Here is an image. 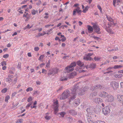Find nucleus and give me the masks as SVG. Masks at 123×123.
Wrapping results in <instances>:
<instances>
[{
	"label": "nucleus",
	"instance_id": "obj_2",
	"mask_svg": "<svg viewBox=\"0 0 123 123\" xmlns=\"http://www.w3.org/2000/svg\"><path fill=\"white\" fill-rule=\"evenodd\" d=\"M76 65V64L75 62H74L71 63L69 66L66 68L65 69L66 71L69 73L73 71L74 70V67Z\"/></svg>",
	"mask_w": 123,
	"mask_h": 123
},
{
	"label": "nucleus",
	"instance_id": "obj_52",
	"mask_svg": "<svg viewBox=\"0 0 123 123\" xmlns=\"http://www.w3.org/2000/svg\"><path fill=\"white\" fill-rule=\"evenodd\" d=\"M9 56V55L8 54H6L5 55H3V57L4 58H7Z\"/></svg>",
	"mask_w": 123,
	"mask_h": 123
},
{
	"label": "nucleus",
	"instance_id": "obj_14",
	"mask_svg": "<svg viewBox=\"0 0 123 123\" xmlns=\"http://www.w3.org/2000/svg\"><path fill=\"white\" fill-rule=\"evenodd\" d=\"M76 75V73L75 72H73L69 74L68 77L70 79L73 78Z\"/></svg>",
	"mask_w": 123,
	"mask_h": 123
},
{
	"label": "nucleus",
	"instance_id": "obj_45",
	"mask_svg": "<svg viewBox=\"0 0 123 123\" xmlns=\"http://www.w3.org/2000/svg\"><path fill=\"white\" fill-rule=\"evenodd\" d=\"M17 68L18 69H20V68H21V63L20 62H19L18 63Z\"/></svg>",
	"mask_w": 123,
	"mask_h": 123
},
{
	"label": "nucleus",
	"instance_id": "obj_55",
	"mask_svg": "<svg viewBox=\"0 0 123 123\" xmlns=\"http://www.w3.org/2000/svg\"><path fill=\"white\" fill-rule=\"evenodd\" d=\"M32 27V26H30L29 24H28L26 27V28L27 29H30Z\"/></svg>",
	"mask_w": 123,
	"mask_h": 123
},
{
	"label": "nucleus",
	"instance_id": "obj_29",
	"mask_svg": "<svg viewBox=\"0 0 123 123\" xmlns=\"http://www.w3.org/2000/svg\"><path fill=\"white\" fill-rule=\"evenodd\" d=\"M106 18L110 22H112L113 21V19L110 17L107 16Z\"/></svg>",
	"mask_w": 123,
	"mask_h": 123
},
{
	"label": "nucleus",
	"instance_id": "obj_59",
	"mask_svg": "<svg viewBox=\"0 0 123 123\" xmlns=\"http://www.w3.org/2000/svg\"><path fill=\"white\" fill-rule=\"evenodd\" d=\"M117 77L119 78H120L123 76V75L122 74H119L118 75L117 74Z\"/></svg>",
	"mask_w": 123,
	"mask_h": 123
},
{
	"label": "nucleus",
	"instance_id": "obj_56",
	"mask_svg": "<svg viewBox=\"0 0 123 123\" xmlns=\"http://www.w3.org/2000/svg\"><path fill=\"white\" fill-rule=\"evenodd\" d=\"M47 72V70L45 69H43L42 70V73H45V74L46 73V72Z\"/></svg>",
	"mask_w": 123,
	"mask_h": 123
},
{
	"label": "nucleus",
	"instance_id": "obj_5",
	"mask_svg": "<svg viewBox=\"0 0 123 123\" xmlns=\"http://www.w3.org/2000/svg\"><path fill=\"white\" fill-rule=\"evenodd\" d=\"M93 54V53H89L86 54V55L84 56L83 57V59L86 61L88 60L91 61L93 60V59L91 57H90Z\"/></svg>",
	"mask_w": 123,
	"mask_h": 123
},
{
	"label": "nucleus",
	"instance_id": "obj_42",
	"mask_svg": "<svg viewBox=\"0 0 123 123\" xmlns=\"http://www.w3.org/2000/svg\"><path fill=\"white\" fill-rule=\"evenodd\" d=\"M97 7L98 9H99L101 12H102V10L101 6L99 5H98L97 6Z\"/></svg>",
	"mask_w": 123,
	"mask_h": 123
},
{
	"label": "nucleus",
	"instance_id": "obj_63",
	"mask_svg": "<svg viewBox=\"0 0 123 123\" xmlns=\"http://www.w3.org/2000/svg\"><path fill=\"white\" fill-rule=\"evenodd\" d=\"M68 31H69L70 33H72L73 31L71 29H68Z\"/></svg>",
	"mask_w": 123,
	"mask_h": 123
},
{
	"label": "nucleus",
	"instance_id": "obj_54",
	"mask_svg": "<svg viewBox=\"0 0 123 123\" xmlns=\"http://www.w3.org/2000/svg\"><path fill=\"white\" fill-rule=\"evenodd\" d=\"M61 41L62 42H64L66 40V38L64 37L61 39Z\"/></svg>",
	"mask_w": 123,
	"mask_h": 123
},
{
	"label": "nucleus",
	"instance_id": "obj_26",
	"mask_svg": "<svg viewBox=\"0 0 123 123\" xmlns=\"http://www.w3.org/2000/svg\"><path fill=\"white\" fill-rule=\"evenodd\" d=\"M48 114H49V113H46V116L45 117V119L47 120H49L50 119V117L48 115Z\"/></svg>",
	"mask_w": 123,
	"mask_h": 123
},
{
	"label": "nucleus",
	"instance_id": "obj_44",
	"mask_svg": "<svg viewBox=\"0 0 123 123\" xmlns=\"http://www.w3.org/2000/svg\"><path fill=\"white\" fill-rule=\"evenodd\" d=\"M80 42H82V43H85L86 42V41L83 38H81L80 40Z\"/></svg>",
	"mask_w": 123,
	"mask_h": 123
},
{
	"label": "nucleus",
	"instance_id": "obj_62",
	"mask_svg": "<svg viewBox=\"0 0 123 123\" xmlns=\"http://www.w3.org/2000/svg\"><path fill=\"white\" fill-rule=\"evenodd\" d=\"M9 73L10 74H14V72L13 71H12L11 70H9Z\"/></svg>",
	"mask_w": 123,
	"mask_h": 123
},
{
	"label": "nucleus",
	"instance_id": "obj_31",
	"mask_svg": "<svg viewBox=\"0 0 123 123\" xmlns=\"http://www.w3.org/2000/svg\"><path fill=\"white\" fill-rule=\"evenodd\" d=\"M97 95V93L96 92H94L93 93H91L90 95L91 97H93L95 96H96Z\"/></svg>",
	"mask_w": 123,
	"mask_h": 123
},
{
	"label": "nucleus",
	"instance_id": "obj_18",
	"mask_svg": "<svg viewBox=\"0 0 123 123\" xmlns=\"http://www.w3.org/2000/svg\"><path fill=\"white\" fill-rule=\"evenodd\" d=\"M91 114H87L85 117V119L92 118V116Z\"/></svg>",
	"mask_w": 123,
	"mask_h": 123
},
{
	"label": "nucleus",
	"instance_id": "obj_61",
	"mask_svg": "<svg viewBox=\"0 0 123 123\" xmlns=\"http://www.w3.org/2000/svg\"><path fill=\"white\" fill-rule=\"evenodd\" d=\"M98 102H102L103 101V100L102 99H101L100 98H98Z\"/></svg>",
	"mask_w": 123,
	"mask_h": 123
},
{
	"label": "nucleus",
	"instance_id": "obj_8",
	"mask_svg": "<svg viewBox=\"0 0 123 123\" xmlns=\"http://www.w3.org/2000/svg\"><path fill=\"white\" fill-rule=\"evenodd\" d=\"M93 27L95 32L98 34L100 33L101 32L100 31V29L98 26L95 24H94L93 25Z\"/></svg>",
	"mask_w": 123,
	"mask_h": 123
},
{
	"label": "nucleus",
	"instance_id": "obj_27",
	"mask_svg": "<svg viewBox=\"0 0 123 123\" xmlns=\"http://www.w3.org/2000/svg\"><path fill=\"white\" fill-rule=\"evenodd\" d=\"M96 66V64L92 63L90 64V67L92 68H94Z\"/></svg>",
	"mask_w": 123,
	"mask_h": 123
},
{
	"label": "nucleus",
	"instance_id": "obj_16",
	"mask_svg": "<svg viewBox=\"0 0 123 123\" xmlns=\"http://www.w3.org/2000/svg\"><path fill=\"white\" fill-rule=\"evenodd\" d=\"M58 68H53L51 70V72H52L54 75L55 74L57 73L58 71Z\"/></svg>",
	"mask_w": 123,
	"mask_h": 123
},
{
	"label": "nucleus",
	"instance_id": "obj_22",
	"mask_svg": "<svg viewBox=\"0 0 123 123\" xmlns=\"http://www.w3.org/2000/svg\"><path fill=\"white\" fill-rule=\"evenodd\" d=\"M75 103L76 105H78L80 103V100L79 98L75 99Z\"/></svg>",
	"mask_w": 123,
	"mask_h": 123
},
{
	"label": "nucleus",
	"instance_id": "obj_58",
	"mask_svg": "<svg viewBox=\"0 0 123 123\" xmlns=\"http://www.w3.org/2000/svg\"><path fill=\"white\" fill-rule=\"evenodd\" d=\"M63 89V87L62 86H61L58 89L57 91V92H58L62 90Z\"/></svg>",
	"mask_w": 123,
	"mask_h": 123
},
{
	"label": "nucleus",
	"instance_id": "obj_64",
	"mask_svg": "<svg viewBox=\"0 0 123 123\" xmlns=\"http://www.w3.org/2000/svg\"><path fill=\"white\" fill-rule=\"evenodd\" d=\"M121 87L123 88V82H122L120 83Z\"/></svg>",
	"mask_w": 123,
	"mask_h": 123
},
{
	"label": "nucleus",
	"instance_id": "obj_41",
	"mask_svg": "<svg viewBox=\"0 0 123 123\" xmlns=\"http://www.w3.org/2000/svg\"><path fill=\"white\" fill-rule=\"evenodd\" d=\"M97 89L96 87V86H93L90 89L92 90H94L96 89Z\"/></svg>",
	"mask_w": 123,
	"mask_h": 123
},
{
	"label": "nucleus",
	"instance_id": "obj_49",
	"mask_svg": "<svg viewBox=\"0 0 123 123\" xmlns=\"http://www.w3.org/2000/svg\"><path fill=\"white\" fill-rule=\"evenodd\" d=\"M87 6L86 7L85 9H84L83 10V12L84 13H85L86 12V11L88 10V9L87 8Z\"/></svg>",
	"mask_w": 123,
	"mask_h": 123
},
{
	"label": "nucleus",
	"instance_id": "obj_6",
	"mask_svg": "<svg viewBox=\"0 0 123 123\" xmlns=\"http://www.w3.org/2000/svg\"><path fill=\"white\" fill-rule=\"evenodd\" d=\"M110 85L114 90H117L119 87L118 84L115 81H113L111 82Z\"/></svg>",
	"mask_w": 123,
	"mask_h": 123
},
{
	"label": "nucleus",
	"instance_id": "obj_43",
	"mask_svg": "<svg viewBox=\"0 0 123 123\" xmlns=\"http://www.w3.org/2000/svg\"><path fill=\"white\" fill-rule=\"evenodd\" d=\"M50 60H49L47 63L46 65V67H48L50 65Z\"/></svg>",
	"mask_w": 123,
	"mask_h": 123
},
{
	"label": "nucleus",
	"instance_id": "obj_11",
	"mask_svg": "<svg viewBox=\"0 0 123 123\" xmlns=\"http://www.w3.org/2000/svg\"><path fill=\"white\" fill-rule=\"evenodd\" d=\"M108 94L106 92L102 91L99 93V96L104 98H106Z\"/></svg>",
	"mask_w": 123,
	"mask_h": 123
},
{
	"label": "nucleus",
	"instance_id": "obj_57",
	"mask_svg": "<svg viewBox=\"0 0 123 123\" xmlns=\"http://www.w3.org/2000/svg\"><path fill=\"white\" fill-rule=\"evenodd\" d=\"M97 123H105L104 121H98L96 122Z\"/></svg>",
	"mask_w": 123,
	"mask_h": 123
},
{
	"label": "nucleus",
	"instance_id": "obj_13",
	"mask_svg": "<svg viewBox=\"0 0 123 123\" xmlns=\"http://www.w3.org/2000/svg\"><path fill=\"white\" fill-rule=\"evenodd\" d=\"M69 113L73 116H75L77 115V112L74 110H71L69 111Z\"/></svg>",
	"mask_w": 123,
	"mask_h": 123
},
{
	"label": "nucleus",
	"instance_id": "obj_46",
	"mask_svg": "<svg viewBox=\"0 0 123 123\" xmlns=\"http://www.w3.org/2000/svg\"><path fill=\"white\" fill-rule=\"evenodd\" d=\"M9 69L11 70H13L14 71L15 70V68L14 67H9L8 68Z\"/></svg>",
	"mask_w": 123,
	"mask_h": 123
},
{
	"label": "nucleus",
	"instance_id": "obj_39",
	"mask_svg": "<svg viewBox=\"0 0 123 123\" xmlns=\"http://www.w3.org/2000/svg\"><path fill=\"white\" fill-rule=\"evenodd\" d=\"M32 100V97L31 96H30L28 98L27 101L28 102H30Z\"/></svg>",
	"mask_w": 123,
	"mask_h": 123
},
{
	"label": "nucleus",
	"instance_id": "obj_24",
	"mask_svg": "<svg viewBox=\"0 0 123 123\" xmlns=\"http://www.w3.org/2000/svg\"><path fill=\"white\" fill-rule=\"evenodd\" d=\"M85 120L87 121V123H94L92 121V118H90V119H88Z\"/></svg>",
	"mask_w": 123,
	"mask_h": 123
},
{
	"label": "nucleus",
	"instance_id": "obj_7",
	"mask_svg": "<svg viewBox=\"0 0 123 123\" xmlns=\"http://www.w3.org/2000/svg\"><path fill=\"white\" fill-rule=\"evenodd\" d=\"M114 100V96L110 94H108L106 99V101L108 102H112Z\"/></svg>",
	"mask_w": 123,
	"mask_h": 123
},
{
	"label": "nucleus",
	"instance_id": "obj_23",
	"mask_svg": "<svg viewBox=\"0 0 123 123\" xmlns=\"http://www.w3.org/2000/svg\"><path fill=\"white\" fill-rule=\"evenodd\" d=\"M123 67V66H122L117 65H115L113 68L114 69H118L122 68Z\"/></svg>",
	"mask_w": 123,
	"mask_h": 123
},
{
	"label": "nucleus",
	"instance_id": "obj_1",
	"mask_svg": "<svg viewBox=\"0 0 123 123\" xmlns=\"http://www.w3.org/2000/svg\"><path fill=\"white\" fill-rule=\"evenodd\" d=\"M80 83L76 84L71 89L72 91L71 94L70 96L69 102H70L71 100H73L75 98L76 93H78L79 95H82L85 94V92L87 90V88L86 87H84L83 89L79 90V88Z\"/></svg>",
	"mask_w": 123,
	"mask_h": 123
},
{
	"label": "nucleus",
	"instance_id": "obj_50",
	"mask_svg": "<svg viewBox=\"0 0 123 123\" xmlns=\"http://www.w3.org/2000/svg\"><path fill=\"white\" fill-rule=\"evenodd\" d=\"M49 73L48 74V75L49 76L51 75H53V74L52 72H51V70H49Z\"/></svg>",
	"mask_w": 123,
	"mask_h": 123
},
{
	"label": "nucleus",
	"instance_id": "obj_20",
	"mask_svg": "<svg viewBox=\"0 0 123 123\" xmlns=\"http://www.w3.org/2000/svg\"><path fill=\"white\" fill-rule=\"evenodd\" d=\"M68 78L66 76L62 77L60 79V80L61 81H66L68 80Z\"/></svg>",
	"mask_w": 123,
	"mask_h": 123
},
{
	"label": "nucleus",
	"instance_id": "obj_4",
	"mask_svg": "<svg viewBox=\"0 0 123 123\" xmlns=\"http://www.w3.org/2000/svg\"><path fill=\"white\" fill-rule=\"evenodd\" d=\"M110 106H108L103 108L102 112L105 115H107L110 112Z\"/></svg>",
	"mask_w": 123,
	"mask_h": 123
},
{
	"label": "nucleus",
	"instance_id": "obj_33",
	"mask_svg": "<svg viewBox=\"0 0 123 123\" xmlns=\"http://www.w3.org/2000/svg\"><path fill=\"white\" fill-rule=\"evenodd\" d=\"M33 90V88L31 87L28 88L26 90V91L28 92L29 91H31Z\"/></svg>",
	"mask_w": 123,
	"mask_h": 123
},
{
	"label": "nucleus",
	"instance_id": "obj_10",
	"mask_svg": "<svg viewBox=\"0 0 123 123\" xmlns=\"http://www.w3.org/2000/svg\"><path fill=\"white\" fill-rule=\"evenodd\" d=\"M117 99L119 102L123 104V95H117Z\"/></svg>",
	"mask_w": 123,
	"mask_h": 123
},
{
	"label": "nucleus",
	"instance_id": "obj_28",
	"mask_svg": "<svg viewBox=\"0 0 123 123\" xmlns=\"http://www.w3.org/2000/svg\"><path fill=\"white\" fill-rule=\"evenodd\" d=\"M10 97L9 95L6 96L5 98V101L7 102H8V100L10 99Z\"/></svg>",
	"mask_w": 123,
	"mask_h": 123
},
{
	"label": "nucleus",
	"instance_id": "obj_21",
	"mask_svg": "<svg viewBox=\"0 0 123 123\" xmlns=\"http://www.w3.org/2000/svg\"><path fill=\"white\" fill-rule=\"evenodd\" d=\"M75 70L77 71H78L79 72V73H83L86 71V70H81L80 69V68H76Z\"/></svg>",
	"mask_w": 123,
	"mask_h": 123
},
{
	"label": "nucleus",
	"instance_id": "obj_37",
	"mask_svg": "<svg viewBox=\"0 0 123 123\" xmlns=\"http://www.w3.org/2000/svg\"><path fill=\"white\" fill-rule=\"evenodd\" d=\"M1 64L2 66H3L4 65H6V62L5 61H3L1 63Z\"/></svg>",
	"mask_w": 123,
	"mask_h": 123
},
{
	"label": "nucleus",
	"instance_id": "obj_47",
	"mask_svg": "<svg viewBox=\"0 0 123 123\" xmlns=\"http://www.w3.org/2000/svg\"><path fill=\"white\" fill-rule=\"evenodd\" d=\"M7 90L6 88H5L1 90V92L3 93H5L6 92Z\"/></svg>",
	"mask_w": 123,
	"mask_h": 123
},
{
	"label": "nucleus",
	"instance_id": "obj_3",
	"mask_svg": "<svg viewBox=\"0 0 123 123\" xmlns=\"http://www.w3.org/2000/svg\"><path fill=\"white\" fill-rule=\"evenodd\" d=\"M70 94L69 91L68 90H67L65 91L63 94L60 97V99H64L68 97Z\"/></svg>",
	"mask_w": 123,
	"mask_h": 123
},
{
	"label": "nucleus",
	"instance_id": "obj_30",
	"mask_svg": "<svg viewBox=\"0 0 123 123\" xmlns=\"http://www.w3.org/2000/svg\"><path fill=\"white\" fill-rule=\"evenodd\" d=\"M67 119L70 122H72L73 121V119L72 117H67Z\"/></svg>",
	"mask_w": 123,
	"mask_h": 123
},
{
	"label": "nucleus",
	"instance_id": "obj_19",
	"mask_svg": "<svg viewBox=\"0 0 123 123\" xmlns=\"http://www.w3.org/2000/svg\"><path fill=\"white\" fill-rule=\"evenodd\" d=\"M105 29L106 31L112 34L114 33L111 30L108 28V27H107L106 26Z\"/></svg>",
	"mask_w": 123,
	"mask_h": 123
},
{
	"label": "nucleus",
	"instance_id": "obj_48",
	"mask_svg": "<svg viewBox=\"0 0 123 123\" xmlns=\"http://www.w3.org/2000/svg\"><path fill=\"white\" fill-rule=\"evenodd\" d=\"M61 116L62 117H64V115L65 114V112H61L60 114Z\"/></svg>",
	"mask_w": 123,
	"mask_h": 123
},
{
	"label": "nucleus",
	"instance_id": "obj_32",
	"mask_svg": "<svg viewBox=\"0 0 123 123\" xmlns=\"http://www.w3.org/2000/svg\"><path fill=\"white\" fill-rule=\"evenodd\" d=\"M98 98H95L93 99V101H94L96 103H98Z\"/></svg>",
	"mask_w": 123,
	"mask_h": 123
},
{
	"label": "nucleus",
	"instance_id": "obj_40",
	"mask_svg": "<svg viewBox=\"0 0 123 123\" xmlns=\"http://www.w3.org/2000/svg\"><path fill=\"white\" fill-rule=\"evenodd\" d=\"M100 59V57H94V59L95 61H98Z\"/></svg>",
	"mask_w": 123,
	"mask_h": 123
},
{
	"label": "nucleus",
	"instance_id": "obj_15",
	"mask_svg": "<svg viewBox=\"0 0 123 123\" xmlns=\"http://www.w3.org/2000/svg\"><path fill=\"white\" fill-rule=\"evenodd\" d=\"M87 27L89 33H91L93 31V28L91 26L89 25H87Z\"/></svg>",
	"mask_w": 123,
	"mask_h": 123
},
{
	"label": "nucleus",
	"instance_id": "obj_38",
	"mask_svg": "<svg viewBox=\"0 0 123 123\" xmlns=\"http://www.w3.org/2000/svg\"><path fill=\"white\" fill-rule=\"evenodd\" d=\"M44 57V55H41L39 57V60L41 61L43 59Z\"/></svg>",
	"mask_w": 123,
	"mask_h": 123
},
{
	"label": "nucleus",
	"instance_id": "obj_51",
	"mask_svg": "<svg viewBox=\"0 0 123 123\" xmlns=\"http://www.w3.org/2000/svg\"><path fill=\"white\" fill-rule=\"evenodd\" d=\"M46 33H45L44 34H42V33H39L38 34V36H36V37H39L40 36H43L45 34H46Z\"/></svg>",
	"mask_w": 123,
	"mask_h": 123
},
{
	"label": "nucleus",
	"instance_id": "obj_17",
	"mask_svg": "<svg viewBox=\"0 0 123 123\" xmlns=\"http://www.w3.org/2000/svg\"><path fill=\"white\" fill-rule=\"evenodd\" d=\"M77 64L80 67L83 66L84 65V64L83 62H81L80 61H78L77 62Z\"/></svg>",
	"mask_w": 123,
	"mask_h": 123
},
{
	"label": "nucleus",
	"instance_id": "obj_53",
	"mask_svg": "<svg viewBox=\"0 0 123 123\" xmlns=\"http://www.w3.org/2000/svg\"><path fill=\"white\" fill-rule=\"evenodd\" d=\"M39 48L38 47H36L34 48V50L36 51H37L39 50Z\"/></svg>",
	"mask_w": 123,
	"mask_h": 123
},
{
	"label": "nucleus",
	"instance_id": "obj_12",
	"mask_svg": "<svg viewBox=\"0 0 123 123\" xmlns=\"http://www.w3.org/2000/svg\"><path fill=\"white\" fill-rule=\"evenodd\" d=\"M86 111L88 113L87 114H91L93 112V109L92 108H87L86 110Z\"/></svg>",
	"mask_w": 123,
	"mask_h": 123
},
{
	"label": "nucleus",
	"instance_id": "obj_9",
	"mask_svg": "<svg viewBox=\"0 0 123 123\" xmlns=\"http://www.w3.org/2000/svg\"><path fill=\"white\" fill-rule=\"evenodd\" d=\"M58 101H56L54 102V113L55 114H56L58 110Z\"/></svg>",
	"mask_w": 123,
	"mask_h": 123
},
{
	"label": "nucleus",
	"instance_id": "obj_60",
	"mask_svg": "<svg viewBox=\"0 0 123 123\" xmlns=\"http://www.w3.org/2000/svg\"><path fill=\"white\" fill-rule=\"evenodd\" d=\"M29 0H25L23 1H22L21 3V4H24L27 1H29Z\"/></svg>",
	"mask_w": 123,
	"mask_h": 123
},
{
	"label": "nucleus",
	"instance_id": "obj_35",
	"mask_svg": "<svg viewBox=\"0 0 123 123\" xmlns=\"http://www.w3.org/2000/svg\"><path fill=\"white\" fill-rule=\"evenodd\" d=\"M37 12V11H36L34 9H33L32 10V14L33 15H35Z\"/></svg>",
	"mask_w": 123,
	"mask_h": 123
},
{
	"label": "nucleus",
	"instance_id": "obj_34",
	"mask_svg": "<svg viewBox=\"0 0 123 123\" xmlns=\"http://www.w3.org/2000/svg\"><path fill=\"white\" fill-rule=\"evenodd\" d=\"M32 103L31 102H30L26 106L25 108L26 109H28V108L31 106V105Z\"/></svg>",
	"mask_w": 123,
	"mask_h": 123
},
{
	"label": "nucleus",
	"instance_id": "obj_25",
	"mask_svg": "<svg viewBox=\"0 0 123 123\" xmlns=\"http://www.w3.org/2000/svg\"><path fill=\"white\" fill-rule=\"evenodd\" d=\"M97 89H102L104 87L103 86H101L100 85H98L96 86Z\"/></svg>",
	"mask_w": 123,
	"mask_h": 123
},
{
	"label": "nucleus",
	"instance_id": "obj_36",
	"mask_svg": "<svg viewBox=\"0 0 123 123\" xmlns=\"http://www.w3.org/2000/svg\"><path fill=\"white\" fill-rule=\"evenodd\" d=\"M6 80L7 82H10L12 81V80L10 78H7L6 79Z\"/></svg>",
	"mask_w": 123,
	"mask_h": 123
}]
</instances>
